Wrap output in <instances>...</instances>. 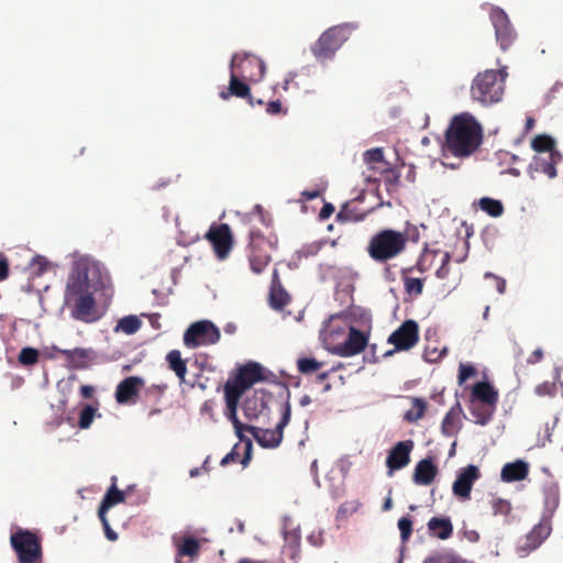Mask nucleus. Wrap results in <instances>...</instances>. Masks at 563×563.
Returning <instances> with one entry per match:
<instances>
[{"instance_id": "f257e3e1", "label": "nucleus", "mask_w": 563, "mask_h": 563, "mask_svg": "<svg viewBox=\"0 0 563 563\" xmlns=\"http://www.w3.org/2000/svg\"><path fill=\"white\" fill-rule=\"evenodd\" d=\"M108 277L103 276L99 265L89 258H79L74 263L68 278L66 298L73 303V317L91 322L96 320V300L93 294L106 288Z\"/></svg>"}, {"instance_id": "f03ea898", "label": "nucleus", "mask_w": 563, "mask_h": 563, "mask_svg": "<svg viewBox=\"0 0 563 563\" xmlns=\"http://www.w3.org/2000/svg\"><path fill=\"white\" fill-rule=\"evenodd\" d=\"M483 142V128L470 112L454 115L444 134V155L465 158L473 155Z\"/></svg>"}, {"instance_id": "7ed1b4c3", "label": "nucleus", "mask_w": 563, "mask_h": 563, "mask_svg": "<svg viewBox=\"0 0 563 563\" xmlns=\"http://www.w3.org/2000/svg\"><path fill=\"white\" fill-rule=\"evenodd\" d=\"M322 335L327 349L342 357L361 353L368 342V335L354 328L343 314L331 316Z\"/></svg>"}, {"instance_id": "20e7f679", "label": "nucleus", "mask_w": 563, "mask_h": 563, "mask_svg": "<svg viewBox=\"0 0 563 563\" xmlns=\"http://www.w3.org/2000/svg\"><path fill=\"white\" fill-rule=\"evenodd\" d=\"M407 243L408 235L406 232L384 229L372 235L366 251L374 262L386 264L402 254Z\"/></svg>"}, {"instance_id": "39448f33", "label": "nucleus", "mask_w": 563, "mask_h": 563, "mask_svg": "<svg viewBox=\"0 0 563 563\" xmlns=\"http://www.w3.org/2000/svg\"><path fill=\"white\" fill-rule=\"evenodd\" d=\"M506 76V73L496 69L478 73L471 85L472 100L484 107L499 102L505 92Z\"/></svg>"}, {"instance_id": "423d86ee", "label": "nucleus", "mask_w": 563, "mask_h": 563, "mask_svg": "<svg viewBox=\"0 0 563 563\" xmlns=\"http://www.w3.org/2000/svg\"><path fill=\"white\" fill-rule=\"evenodd\" d=\"M278 247V238L272 231L262 233L252 230L250 232L249 262L255 274L262 273L272 261V254Z\"/></svg>"}, {"instance_id": "0eeeda50", "label": "nucleus", "mask_w": 563, "mask_h": 563, "mask_svg": "<svg viewBox=\"0 0 563 563\" xmlns=\"http://www.w3.org/2000/svg\"><path fill=\"white\" fill-rule=\"evenodd\" d=\"M355 27L354 24L343 23L325 30L311 46L313 56L319 60L331 59Z\"/></svg>"}, {"instance_id": "6e6552de", "label": "nucleus", "mask_w": 563, "mask_h": 563, "mask_svg": "<svg viewBox=\"0 0 563 563\" xmlns=\"http://www.w3.org/2000/svg\"><path fill=\"white\" fill-rule=\"evenodd\" d=\"M264 367L257 362H247L238 367L224 385V394L242 397L254 384L265 380Z\"/></svg>"}, {"instance_id": "1a4fd4ad", "label": "nucleus", "mask_w": 563, "mask_h": 563, "mask_svg": "<svg viewBox=\"0 0 563 563\" xmlns=\"http://www.w3.org/2000/svg\"><path fill=\"white\" fill-rule=\"evenodd\" d=\"M11 543L20 563H41L42 548L36 534L30 530H16L11 536Z\"/></svg>"}, {"instance_id": "9d476101", "label": "nucleus", "mask_w": 563, "mask_h": 563, "mask_svg": "<svg viewBox=\"0 0 563 563\" xmlns=\"http://www.w3.org/2000/svg\"><path fill=\"white\" fill-rule=\"evenodd\" d=\"M219 329L209 320L194 322L184 333V344L195 349L200 345L216 344L220 340Z\"/></svg>"}, {"instance_id": "9b49d317", "label": "nucleus", "mask_w": 563, "mask_h": 563, "mask_svg": "<svg viewBox=\"0 0 563 563\" xmlns=\"http://www.w3.org/2000/svg\"><path fill=\"white\" fill-rule=\"evenodd\" d=\"M489 18L495 30V37L503 51H507L516 41L517 33L507 13L500 8H493Z\"/></svg>"}, {"instance_id": "f8f14e48", "label": "nucleus", "mask_w": 563, "mask_h": 563, "mask_svg": "<svg viewBox=\"0 0 563 563\" xmlns=\"http://www.w3.org/2000/svg\"><path fill=\"white\" fill-rule=\"evenodd\" d=\"M291 416L290 404H284L283 415L280 421L275 429H257L250 431L258 444L263 448L274 449L277 448L283 440L284 428L288 424Z\"/></svg>"}, {"instance_id": "ddd939ff", "label": "nucleus", "mask_w": 563, "mask_h": 563, "mask_svg": "<svg viewBox=\"0 0 563 563\" xmlns=\"http://www.w3.org/2000/svg\"><path fill=\"white\" fill-rule=\"evenodd\" d=\"M206 239L211 243L219 260L228 257L233 246V238L229 224L213 223L206 233Z\"/></svg>"}, {"instance_id": "4468645a", "label": "nucleus", "mask_w": 563, "mask_h": 563, "mask_svg": "<svg viewBox=\"0 0 563 563\" xmlns=\"http://www.w3.org/2000/svg\"><path fill=\"white\" fill-rule=\"evenodd\" d=\"M419 341V327L415 320L404 321L389 336L387 342L395 346L394 351H408Z\"/></svg>"}, {"instance_id": "2eb2a0df", "label": "nucleus", "mask_w": 563, "mask_h": 563, "mask_svg": "<svg viewBox=\"0 0 563 563\" xmlns=\"http://www.w3.org/2000/svg\"><path fill=\"white\" fill-rule=\"evenodd\" d=\"M235 73L245 81L257 82L265 74V63L253 54H238Z\"/></svg>"}, {"instance_id": "dca6fc26", "label": "nucleus", "mask_w": 563, "mask_h": 563, "mask_svg": "<svg viewBox=\"0 0 563 563\" xmlns=\"http://www.w3.org/2000/svg\"><path fill=\"white\" fill-rule=\"evenodd\" d=\"M481 477V472L475 465H467L461 468L452 485L453 494L462 499L468 500L474 483Z\"/></svg>"}, {"instance_id": "f3484780", "label": "nucleus", "mask_w": 563, "mask_h": 563, "mask_svg": "<svg viewBox=\"0 0 563 563\" xmlns=\"http://www.w3.org/2000/svg\"><path fill=\"white\" fill-rule=\"evenodd\" d=\"M562 161L560 152H552L548 155L538 154L533 157L528 167L529 175L534 178L536 174H544L549 178L556 176V165Z\"/></svg>"}, {"instance_id": "a211bd4d", "label": "nucleus", "mask_w": 563, "mask_h": 563, "mask_svg": "<svg viewBox=\"0 0 563 563\" xmlns=\"http://www.w3.org/2000/svg\"><path fill=\"white\" fill-rule=\"evenodd\" d=\"M238 59H239V55L234 54L231 59V64H230L231 74H230L229 87H228V90H222L220 92V98L223 100H228L231 96H235L238 98H245V99H247V101L251 106H254V101L251 96V90H250L249 85H246L244 81L240 80L241 76L235 73V65H236Z\"/></svg>"}, {"instance_id": "6ab92c4d", "label": "nucleus", "mask_w": 563, "mask_h": 563, "mask_svg": "<svg viewBox=\"0 0 563 563\" xmlns=\"http://www.w3.org/2000/svg\"><path fill=\"white\" fill-rule=\"evenodd\" d=\"M413 445L415 443L412 440H406L400 441L393 446L386 459L389 476L393 475L394 471L400 470L409 464L410 453Z\"/></svg>"}, {"instance_id": "aec40b11", "label": "nucleus", "mask_w": 563, "mask_h": 563, "mask_svg": "<svg viewBox=\"0 0 563 563\" xmlns=\"http://www.w3.org/2000/svg\"><path fill=\"white\" fill-rule=\"evenodd\" d=\"M117 482V476H112L111 485L108 488L107 493L104 494L98 510V516L103 528H110L107 519L108 510L118 504L124 503L125 500L126 493L118 488Z\"/></svg>"}, {"instance_id": "412c9836", "label": "nucleus", "mask_w": 563, "mask_h": 563, "mask_svg": "<svg viewBox=\"0 0 563 563\" xmlns=\"http://www.w3.org/2000/svg\"><path fill=\"white\" fill-rule=\"evenodd\" d=\"M144 380L137 376H130L119 383L115 389V400L119 404L135 402Z\"/></svg>"}, {"instance_id": "4be33fe9", "label": "nucleus", "mask_w": 563, "mask_h": 563, "mask_svg": "<svg viewBox=\"0 0 563 563\" xmlns=\"http://www.w3.org/2000/svg\"><path fill=\"white\" fill-rule=\"evenodd\" d=\"M438 473L439 470L433 459L427 457L416 464L412 481L416 485L428 486L434 481Z\"/></svg>"}, {"instance_id": "5701e85b", "label": "nucleus", "mask_w": 563, "mask_h": 563, "mask_svg": "<svg viewBox=\"0 0 563 563\" xmlns=\"http://www.w3.org/2000/svg\"><path fill=\"white\" fill-rule=\"evenodd\" d=\"M463 413L460 402H456L444 416L441 423V431L446 437L457 434L462 427L461 416Z\"/></svg>"}, {"instance_id": "b1692460", "label": "nucleus", "mask_w": 563, "mask_h": 563, "mask_svg": "<svg viewBox=\"0 0 563 563\" xmlns=\"http://www.w3.org/2000/svg\"><path fill=\"white\" fill-rule=\"evenodd\" d=\"M225 404H227V417L228 419L233 423L236 434L242 438L243 431H254L255 427L243 424L238 419V407L241 397L232 395V394H224Z\"/></svg>"}, {"instance_id": "393cba45", "label": "nucleus", "mask_w": 563, "mask_h": 563, "mask_svg": "<svg viewBox=\"0 0 563 563\" xmlns=\"http://www.w3.org/2000/svg\"><path fill=\"white\" fill-rule=\"evenodd\" d=\"M269 301H271V306L274 309H278V310L283 309L289 302V295L283 288L280 280H279V274L276 268L274 269L273 276H272Z\"/></svg>"}, {"instance_id": "a878e982", "label": "nucleus", "mask_w": 563, "mask_h": 563, "mask_svg": "<svg viewBox=\"0 0 563 563\" xmlns=\"http://www.w3.org/2000/svg\"><path fill=\"white\" fill-rule=\"evenodd\" d=\"M473 400L489 406H496L498 402L497 390L487 382H479L473 386L472 389Z\"/></svg>"}, {"instance_id": "bb28decb", "label": "nucleus", "mask_w": 563, "mask_h": 563, "mask_svg": "<svg viewBox=\"0 0 563 563\" xmlns=\"http://www.w3.org/2000/svg\"><path fill=\"white\" fill-rule=\"evenodd\" d=\"M300 530H283L285 545L283 549V554L288 556L294 562L300 555Z\"/></svg>"}, {"instance_id": "cd10ccee", "label": "nucleus", "mask_w": 563, "mask_h": 563, "mask_svg": "<svg viewBox=\"0 0 563 563\" xmlns=\"http://www.w3.org/2000/svg\"><path fill=\"white\" fill-rule=\"evenodd\" d=\"M528 464L522 461L507 463L501 470V479L505 482L522 481L528 476Z\"/></svg>"}, {"instance_id": "c85d7f7f", "label": "nucleus", "mask_w": 563, "mask_h": 563, "mask_svg": "<svg viewBox=\"0 0 563 563\" xmlns=\"http://www.w3.org/2000/svg\"><path fill=\"white\" fill-rule=\"evenodd\" d=\"M415 267H405L401 269V279L406 294L410 296H420L423 291L426 278L411 277L410 274Z\"/></svg>"}, {"instance_id": "c756f323", "label": "nucleus", "mask_w": 563, "mask_h": 563, "mask_svg": "<svg viewBox=\"0 0 563 563\" xmlns=\"http://www.w3.org/2000/svg\"><path fill=\"white\" fill-rule=\"evenodd\" d=\"M166 362L169 369L175 373L180 383H184L187 374V361L181 357L180 351H169L166 355Z\"/></svg>"}, {"instance_id": "7c9ffc66", "label": "nucleus", "mask_w": 563, "mask_h": 563, "mask_svg": "<svg viewBox=\"0 0 563 563\" xmlns=\"http://www.w3.org/2000/svg\"><path fill=\"white\" fill-rule=\"evenodd\" d=\"M363 159L368 168L374 173V175L389 164L384 159V152L380 147L364 152Z\"/></svg>"}, {"instance_id": "2f4dec72", "label": "nucleus", "mask_w": 563, "mask_h": 563, "mask_svg": "<svg viewBox=\"0 0 563 563\" xmlns=\"http://www.w3.org/2000/svg\"><path fill=\"white\" fill-rule=\"evenodd\" d=\"M366 216L367 212L360 210L354 205V201H349L341 207L340 211L336 214V220L339 222H357L364 220Z\"/></svg>"}, {"instance_id": "473e14b6", "label": "nucleus", "mask_w": 563, "mask_h": 563, "mask_svg": "<svg viewBox=\"0 0 563 563\" xmlns=\"http://www.w3.org/2000/svg\"><path fill=\"white\" fill-rule=\"evenodd\" d=\"M495 406H489L486 404L471 401V413L475 418V422L482 426H485L489 422L493 417Z\"/></svg>"}, {"instance_id": "72a5a7b5", "label": "nucleus", "mask_w": 563, "mask_h": 563, "mask_svg": "<svg viewBox=\"0 0 563 563\" xmlns=\"http://www.w3.org/2000/svg\"><path fill=\"white\" fill-rule=\"evenodd\" d=\"M362 507V503L358 499L346 500L338 508L335 520L338 523H344L353 515L358 512Z\"/></svg>"}, {"instance_id": "f704fd0d", "label": "nucleus", "mask_w": 563, "mask_h": 563, "mask_svg": "<svg viewBox=\"0 0 563 563\" xmlns=\"http://www.w3.org/2000/svg\"><path fill=\"white\" fill-rule=\"evenodd\" d=\"M531 147L542 155H548L552 152H559L555 147V141L545 134L537 135L531 142Z\"/></svg>"}, {"instance_id": "c9c22d12", "label": "nucleus", "mask_w": 563, "mask_h": 563, "mask_svg": "<svg viewBox=\"0 0 563 563\" xmlns=\"http://www.w3.org/2000/svg\"><path fill=\"white\" fill-rule=\"evenodd\" d=\"M478 207L482 211L493 218L503 216L505 208L500 200L493 199L489 197H483L478 200Z\"/></svg>"}, {"instance_id": "e433bc0d", "label": "nucleus", "mask_w": 563, "mask_h": 563, "mask_svg": "<svg viewBox=\"0 0 563 563\" xmlns=\"http://www.w3.org/2000/svg\"><path fill=\"white\" fill-rule=\"evenodd\" d=\"M199 551V541L191 537H184L177 548V554L179 556H189L191 559L198 556Z\"/></svg>"}, {"instance_id": "4c0bfd02", "label": "nucleus", "mask_w": 563, "mask_h": 563, "mask_svg": "<svg viewBox=\"0 0 563 563\" xmlns=\"http://www.w3.org/2000/svg\"><path fill=\"white\" fill-rule=\"evenodd\" d=\"M377 174L383 177L386 190L388 192L397 191L399 187L400 175L395 168L390 167L388 164Z\"/></svg>"}, {"instance_id": "58836bf2", "label": "nucleus", "mask_w": 563, "mask_h": 563, "mask_svg": "<svg viewBox=\"0 0 563 563\" xmlns=\"http://www.w3.org/2000/svg\"><path fill=\"white\" fill-rule=\"evenodd\" d=\"M427 409V401L422 398H412V407L406 411L405 420L408 422H417L423 418Z\"/></svg>"}, {"instance_id": "ea45409f", "label": "nucleus", "mask_w": 563, "mask_h": 563, "mask_svg": "<svg viewBox=\"0 0 563 563\" xmlns=\"http://www.w3.org/2000/svg\"><path fill=\"white\" fill-rule=\"evenodd\" d=\"M264 408L265 404L263 399L257 397L247 398L243 404V412L249 420L256 419Z\"/></svg>"}, {"instance_id": "a19ab883", "label": "nucleus", "mask_w": 563, "mask_h": 563, "mask_svg": "<svg viewBox=\"0 0 563 563\" xmlns=\"http://www.w3.org/2000/svg\"><path fill=\"white\" fill-rule=\"evenodd\" d=\"M439 253L440 251L437 250L424 249L412 267L421 274L428 272L432 266L433 260Z\"/></svg>"}, {"instance_id": "79ce46f5", "label": "nucleus", "mask_w": 563, "mask_h": 563, "mask_svg": "<svg viewBox=\"0 0 563 563\" xmlns=\"http://www.w3.org/2000/svg\"><path fill=\"white\" fill-rule=\"evenodd\" d=\"M60 353L70 362L75 367L82 368L86 366L88 352L84 349L63 350Z\"/></svg>"}, {"instance_id": "37998d69", "label": "nucleus", "mask_w": 563, "mask_h": 563, "mask_svg": "<svg viewBox=\"0 0 563 563\" xmlns=\"http://www.w3.org/2000/svg\"><path fill=\"white\" fill-rule=\"evenodd\" d=\"M422 563H472L452 552L434 553L424 559Z\"/></svg>"}, {"instance_id": "c03bdc74", "label": "nucleus", "mask_w": 563, "mask_h": 563, "mask_svg": "<svg viewBox=\"0 0 563 563\" xmlns=\"http://www.w3.org/2000/svg\"><path fill=\"white\" fill-rule=\"evenodd\" d=\"M141 321L136 316L123 317L117 324L115 331H122L125 334H133L141 328Z\"/></svg>"}, {"instance_id": "a18cd8bd", "label": "nucleus", "mask_w": 563, "mask_h": 563, "mask_svg": "<svg viewBox=\"0 0 563 563\" xmlns=\"http://www.w3.org/2000/svg\"><path fill=\"white\" fill-rule=\"evenodd\" d=\"M542 531L543 530H530L526 537L525 543L520 544L519 549L522 551H530V550H534L536 548H538L543 541V537L541 536ZM548 532H550V530H548ZM549 533H547L544 536V538Z\"/></svg>"}, {"instance_id": "49530a36", "label": "nucleus", "mask_w": 563, "mask_h": 563, "mask_svg": "<svg viewBox=\"0 0 563 563\" xmlns=\"http://www.w3.org/2000/svg\"><path fill=\"white\" fill-rule=\"evenodd\" d=\"M297 367L301 374L308 375L319 371L322 363L316 358L302 357L297 361Z\"/></svg>"}, {"instance_id": "de8ad7c7", "label": "nucleus", "mask_w": 563, "mask_h": 563, "mask_svg": "<svg viewBox=\"0 0 563 563\" xmlns=\"http://www.w3.org/2000/svg\"><path fill=\"white\" fill-rule=\"evenodd\" d=\"M38 351L34 347H23L19 354V362L22 365H34L38 361Z\"/></svg>"}, {"instance_id": "09e8293b", "label": "nucleus", "mask_w": 563, "mask_h": 563, "mask_svg": "<svg viewBox=\"0 0 563 563\" xmlns=\"http://www.w3.org/2000/svg\"><path fill=\"white\" fill-rule=\"evenodd\" d=\"M95 416H96V408H93L91 405H85V407L82 408V410L80 411V415H79V421H78L79 428L88 429L91 426Z\"/></svg>"}, {"instance_id": "8fccbe9b", "label": "nucleus", "mask_w": 563, "mask_h": 563, "mask_svg": "<svg viewBox=\"0 0 563 563\" xmlns=\"http://www.w3.org/2000/svg\"><path fill=\"white\" fill-rule=\"evenodd\" d=\"M494 516L507 517L511 512V505L508 500L495 498L492 504Z\"/></svg>"}, {"instance_id": "3c124183", "label": "nucleus", "mask_w": 563, "mask_h": 563, "mask_svg": "<svg viewBox=\"0 0 563 563\" xmlns=\"http://www.w3.org/2000/svg\"><path fill=\"white\" fill-rule=\"evenodd\" d=\"M48 265H49L48 261L44 256H41V255L33 257L31 261V264H30L31 268L38 276L47 271Z\"/></svg>"}, {"instance_id": "603ef678", "label": "nucleus", "mask_w": 563, "mask_h": 563, "mask_svg": "<svg viewBox=\"0 0 563 563\" xmlns=\"http://www.w3.org/2000/svg\"><path fill=\"white\" fill-rule=\"evenodd\" d=\"M558 391L556 385L553 382H543L536 387V394L538 396H554Z\"/></svg>"}, {"instance_id": "864d4df0", "label": "nucleus", "mask_w": 563, "mask_h": 563, "mask_svg": "<svg viewBox=\"0 0 563 563\" xmlns=\"http://www.w3.org/2000/svg\"><path fill=\"white\" fill-rule=\"evenodd\" d=\"M450 261H451V255L449 252H444L442 254V258H441V266L437 269L435 272V275L438 278L440 279H444L449 276L450 274Z\"/></svg>"}, {"instance_id": "5fc2aeb1", "label": "nucleus", "mask_w": 563, "mask_h": 563, "mask_svg": "<svg viewBox=\"0 0 563 563\" xmlns=\"http://www.w3.org/2000/svg\"><path fill=\"white\" fill-rule=\"evenodd\" d=\"M476 373L475 367L470 364H461L459 368V383L463 384Z\"/></svg>"}, {"instance_id": "6e6d98bb", "label": "nucleus", "mask_w": 563, "mask_h": 563, "mask_svg": "<svg viewBox=\"0 0 563 563\" xmlns=\"http://www.w3.org/2000/svg\"><path fill=\"white\" fill-rule=\"evenodd\" d=\"M428 528H452V522L450 518L446 517H433L429 520Z\"/></svg>"}, {"instance_id": "4d7b16f0", "label": "nucleus", "mask_w": 563, "mask_h": 563, "mask_svg": "<svg viewBox=\"0 0 563 563\" xmlns=\"http://www.w3.org/2000/svg\"><path fill=\"white\" fill-rule=\"evenodd\" d=\"M266 112L276 115L283 112L282 102L279 100L269 101L266 107Z\"/></svg>"}, {"instance_id": "13d9d810", "label": "nucleus", "mask_w": 563, "mask_h": 563, "mask_svg": "<svg viewBox=\"0 0 563 563\" xmlns=\"http://www.w3.org/2000/svg\"><path fill=\"white\" fill-rule=\"evenodd\" d=\"M334 212V207L332 203H324L319 212L320 220H327Z\"/></svg>"}, {"instance_id": "bf43d9fd", "label": "nucleus", "mask_w": 563, "mask_h": 563, "mask_svg": "<svg viewBox=\"0 0 563 563\" xmlns=\"http://www.w3.org/2000/svg\"><path fill=\"white\" fill-rule=\"evenodd\" d=\"M9 275V263L7 257L0 255V282L5 279Z\"/></svg>"}, {"instance_id": "052dcab7", "label": "nucleus", "mask_w": 563, "mask_h": 563, "mask_svg": "<svg viewBox=\"0 0 563 563\" xmlns=\"http://www.w3.org/2000/svg\"><path fill=\"white\" fill-rule=\"evenodd\" d=\"M235 448H236V446H234V448L232 449V451H231V452H229V453H228V454H227V455L221 460L220 464H221L222 466H227L228 464H230V463H232V462H235V461H236V459L239 457V453H238V452H235Z\"/></svg>"}, {"instance_id": "680f3d73", "label": "nucleus", "mask_w": 563, "mask_h": 563, "mask_svg": "<svg viewBox=\"0 0 563 563\" xmlns=\"http://www.w3.org/2000/svg\"><path fill=\"white\" fill-rule=\"evenodd\" d=\"M298 76L299 75L296 73H294V74L289 73L288 76L284 80V86H283L284 90H288L291 85L299 88V84L295 81V78Z\"/></svg>"}, {"instance_id": "e2e57ef3", "label": "nucleus", "mask_w": 563, "mask_h": 563, "mask_svg": "<svg viewBox=\"0 0 563 563\" xmlns=\"http://www.w3.org/2000/svg\"><path fill=\"white\" fill-rule=\"evenodd\" d=\"M543 358V351L542 349L538 347L536 349L531 355L528 357L527 362L529 364H537Z\"/></svg>"}, {"instance_id": "0e129e2a", "label": "nucleus", "mask_w": 563, "mask_h": 563, "mask_svg": "<svg viewBox=\"0 0 563 563\" xmlns=\"http://www.w3.org/2000/svg\"><path fill=\"white\" fill-rule=\"evenodd\" d=\"M453 530H430L432 537L440 540H446L452 536Z\"/></svg>"}, {"instance_id": "69168bd1", "label": "nucleus", "mask_w": 563, "mask_h": 563, "mask_svg": "<svg viewBox=\"0 0 563 563\" xmlns=\"http://www.w3.org/2000/svg\"><path fill=\"white\" fill-rule=\"evenodd\" d=\"M95 393V388L90 385H82L80 387V395L82 398H91Z\"/></svg>"}, {"instance_id": "338daca9", "label": "nucleus", "mask_w": 563, "mask_h": 563, "mask_svg": "<svg viewBox=\"0 0 563 563\" xmlns=\"http://www.w3.org/2000/svg\"><path fill=\"white\" fill-rule=\"evenodd\" d=\"M251 450H252V444H251V442H249L246 445V449H245V454L241 461L243 466H247V464L251 461Z\"/></svg>"}, {"instance_id": "774afa93", "label": "nucleus", "mask_w": 563, "mask_h": 563, "mask_svg": "<svg viewBox=\"0 0 563 563\" xmlns=\"http://www.w3.org/2000/svg\"><path fill=\"white\" fill-rule=\"evenodd\" d=\"M413 525L412 520L408 517H402L398 520L397 528H411Z\"/></svg>"}]
</instances>
